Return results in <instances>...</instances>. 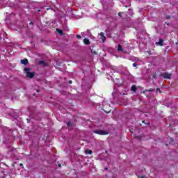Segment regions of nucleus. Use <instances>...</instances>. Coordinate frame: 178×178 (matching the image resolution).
Listing matches in <instances>:
<instances>
[{
	"label": "nucleus",
	"instance_id": "nucleus-10",
	"mask_svg": "<svg viewBox=\"0 0 178 178\" xmlns=\"http://www.w3.org/2000/svg\"><path fill=\"white\" fill-rule=\"evenodd\" d=\"M131 90V91H134V92H136V91H137V87L136 86H132Z\"/></svg>",
	"mask_w": 178,
	"mask_h": 178
},
{
	"label": "nucleus",
	"instance_id": "nucleus-13",
	"mask_svg": "<svg viewBox=\"0 0 178 178\" xmlns=\"http://www.w3.org/2000/svg\"><path fill=\"white\" fill-rule=\"evenodd\" d=\"M156 92H158V91H159V92H160V94L162 92V91H161V88H157L156 89Z\"/></svg>",
	"mask_w": 178,
	"mask_h": 178
},
{
	"label": "nucleus",
	"instance_id": "nucleus-14",
	"mask_svg": "<svg viewBox=\"0 0 178 178\" xmlns=\"http://www.w3.org/2000/svg\"><path fill=\"white\" fill-rule=\"evenodd\" d=\"M102 40L103 42H105V40H106V37L103 36V38H102Z\"/></svg>",
	"mask_w": 178,
	"mask_h": 178
},
{
	"label": "nucleus",
	"instance_id": "nucleus-16",
	"mask_svg": "<svg viewBox=\"0 0 178 178\" xmlns=\"http://www.w3.org/2000/svg\"><path fill=\"white\" fill-rule=\"evenodd\" d=\"M70 124H72V122H70V121H69V122L67 123V126L69 127V126H70Z\"/></svg>",
	"mask_w": 178,
	"mask_h": 178
},
{
	"label": "nucleus",
	"instance_id": "nucleus-11",
	"mask_svg": "<svg viewBox=\"0 0 178 178\" xmlns=\"http://www.w3.org/2000/svg\"><path fill=\"white\" fill-rule=\"evenodd\" d=\"M85 153L86 154V155H91V154H92V151L91 150H86Z\"/></svg>",
	"mask_w": 178,
	"mask_h": 178
},
{
	"label": "nucleus",
	"instance_id": "nucleus-19",
	"mask_svg": "<svg viewBox=\"0 0 178 178\" xmlns=\"http://www.w3.org/2000/svg\"><path fill=\"white\" fill-rule=\"evenodd\" d=\"M118 16H120V17H122V13H118Z\"/></svg>",
	"mask_w": 178,
	"mask_h": 178
},
{
	"label": "nucleus",
	"instance_id": "nucleus-26",
	"mask_svg": "<svg viewBox=\"0 0 178 178\" xmlns=\"http://www.w3.org/2000/svg\"><path fill=\"white\" fill-rule=\"evenodd\" d=\"M106 113H109V112H106Z\"/></svg>",
	"mask_w": 178,
	"mask_h": 178
},
{
	"label": "nucleus",
	"instance_id": "nucleus-2",
	"mask_svg": "<svg viewBox=\"0 0 178 178\" xmlns=\"http://www.w3.org/2000/svg\"><path fill=\"white\" fill-rule=\"evenodd\" d=\"M94 133L96 134H99L100 136H106L108 134V131L104 130H95Z\"/></svg>",
	"mask_w": 178,
	"mask_h": 178
},
{
	"label": "nucleus",
	"instance_id": "nucleus-21",
	"mask_svg": "<svg viewBox=\"0 0 178 178\" xmlns=\"http://www.w3.org/2000/svg\"><path fill=\"white\" fill-rule=\"evenodd\" d=\"M138 178H145V176L138 177Z\"/></svg>",
	"mask_w": 178,
	"mask_h": 178
},
{
	"label": "nucleus",
	"instance_id": "nucleus-8",
	"mask_svg": "<svg viewBox=\"0 0 178 178\" xmlns=\"http://www.w3.org/2000/svg\"><path fill=\"white\" fill-rule=\"evenodd\" d=\"M83 42H84V44H85L86 45L90 44V40H89L88 39H87V38H85V39L83 40Z\"/></svg>",
	"mask_w": 178,
	"mask_h": 178
},
{
	"label": "nucleus",
	"instance_id": "nucleus-3",
	"mask_svg": "<svg viewBox=\"0 0 178 178\" xmlns=\"http://www.w3.org/2000/svg\"><path fill=\"white\" fill-rule=\"evenodd\" d=\"M162 77H163L164 79H170L172 77V74H169L168 72H164L163 74H161Z\"/></svg>",
	"mask_w": 178,
	"mask_h": 178
},
{
	"label": "nucleus",
	"instance_id": "nucleus-5",
	"mask_svg": "<svg viewBox=\"0 0 178 178\" xmlns=\"http://www.w3.org/2000/svg\"><path fill=\"white\" fill-rule=\"evenodd\" d=\"M38 63L39 65H40L41 66H43L44 67L47 66V63L44 60H40Z\"/></svg>",
	"mask_w": 178,
	"mask_h": 178
},
{
	"label": "nucleus",
	"instance_id": "nucleus-25",
	"mask_svg": "<svg viewBox=\"0 0 178 178\" xmlns=\"http://www.w3.org/2000/svg\"><path fill=\"white\" fill-rule=\"evenodd\" d=\"M58 166H59V168H60V166H61L60 164H58Z\"/></svg>",
	"mask_w": 178,
	"mask_h": 178
},
{
	"label": "nucleus",
	"instance_id": "nucleus-22",
	"mask_svg": "<svg viewBox=\"0 0 178 178\" xmlns=\"http://www.w3.org/2000/svg\"><path fill=\"white\" fill-rule=\"evenodd\" d=\"M92 54H95V55H96L97 52L92 51Z\"/></svg>",
	"mask_w": 178,
	"mask_h": 178
},
{
	"label": "nucleus",
	"instance_id": "nucleus-12",
	"mask_svg": "<svg viewBox=\"0 0 178 178\" xmlns=\"http://www.w3.org/2000/svg\"><path fill=\"white\" fill-rule=\"evenodd\" d=\"M56 31L58 33H60V35H62L63 34V31L59 29H57Z\"/></svg>",
	"mask_w": 178,
	"mask_h": 178
},
{
	"label": "nucleus",
	"instance_id": "nucleus-17",
	"mask_svg": "<svg viewBox=\"0 0 178 178\" xmlns=\"http://www.w3.org/2000/svg\"><path fill=\"white\" fill-rule=\"evenodd\" d=\"M76 38H79V40H80L81 38V35H77Z\"/></svg>",
	"mask_w": 178,
	"mask_h": 178
},
{
	"label": "nucleus",
	"instance_id": "nucleus-9",
	"mask_svg": "<svg viewBox=\"0 0 178 178\" xmlns=\"http://www.w3.org/2000/svg\"><path fill=\"white\" fill-rule=\"evenodd\" d=\"M118 52H122L123 51V47L120 44H118Z\"/></svg>",
	"mask_w": 178,
	"mask_h": 178
},
{
	"label": "nucleus",
	"instance_id": "nucleus-7",
	"mask_svg": "<svg viewBox=\"0 0 178 178\" xmlns=\"http://www.w3.org/2000/svg\"><path fill=\"white\" fill-rule=\"evenodd\" d=\"M154 91H155V89H154V88H151V89H149V90H145L143 91V94H145V92H154Z\"/></svg>",
	"mask_w": 178,
	"mask_h": 178
},
{
	"label": "nucleus",
	"instance_id": "nucleus-4",
	"mask_svg": "<svg viewBox=\"0 0 178 178\" xmlns=\"http://www.w3.org/2000/svg\"><path fill=\"white\" fill-rule=\"evenodd\" d=\"M21 63L22 65H29V60H27V58L21 60Z\"/></svg>",
	"mask_w": 178,
	"mask_h": 178
},
{
	"label": "nucleus",
	"instance_id": "nucleus-20",
	"mask_svg": "<svg viewBox=\"0 0 178 178\" xmlns=\"http://www.w3.org/2000/svg\"><path fill=\"white\" fill-rule=\"evenodd\" d=\"M166 19H170V16L169 15L166 16Z\"/></svg>",
	"mask_w": 178,
	"mask_h": 178
},
{
	"label": "nucleus",
	"instance_id": "nucleus-1",
	"mask_svg": "<svg viewBox=\"0 0 178 178\" xmlns=\"http://www.w3.org/2000/svg\"><path fill=\"white\" fill-rule=\"evenodd\" d=\"M24 72H26V77H29V79H33V77L35 76V73L31 72V70L30 68H25Z\"/></svg>",
	"mask_w": 178,
	"mask_h": 178
},
{
	"label": "nucleus",
	"instance_id": "nucleus-24",
	"mask_svg": "<svg viewBox=\"0 0 178 178\" xmlns=\"http://www.w3.org/2000/svg\"><path fill=\"white\" fill-rule=\"evenodd\" d=\"M19 166H23V163H20V164H19Z\"/></svg>",
	"mask_w": 178,
	"mask_h": 178
},
{
	"label": "nucleus",
	"instance_id": "nucleus-15",
	"mask_svg": "<svg viewBox=\"0 0 178 178\" xmlns=\"http://www.w3.org/2000/svg\"><path fill=\"white\" fill-rule=\"evenodd\" d=\"M104 36H105V35L104 34L103 32L100 33V37H101V38H102L104 37Z\"/></svg>",
	"mask_w": 178,
	"mask_h": 178
},
{
	"label": "nucleus",
	"instance_id": "nucleus-23",
	"mask_svg": "<svg viewBox=\"0 0 178 178\" xmlns=\"http://www.w3.org/2000/svg\"><path fill=\"white\" fill-rule=\"evenodd\" d=\"M72 81H69V84H72Z\"/></svg>",
	"mask_w": 178,
	"mask_h": 178
},
{
	"label": "nucleus",
	"instance_id": "nucleus-6",
	"mask_svg": "<svg viewBox=\"0 0 178 178\" xmlns=\"http://www.w3.org/2000/svg\"><path fill=\"white\" fill-rule=\"evenodd\" d=\"M157 45H160V47H163V39H160L159 42L156 43Z\"/></svg>",
	"mask_w": 178,
	"mask_h": 178
},
{
	"label": "nucleus",
	"instance_id": "nucleus-18",
	"mask_svg": "<svg viewBox=\"0 0 178 178\" xmlns=\"http://www.w3.org/2000/svg\"><path fill=\"white\" fill-rule=\"evenodd\" d=\"M137 65H138L137 63H134L133 64L134 67H136Z\"/></svg>",
	"mask_w": 178,
	"mask_h": 178
}]
</instances>
